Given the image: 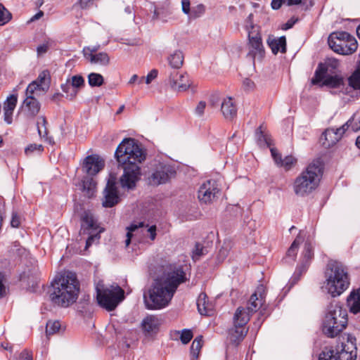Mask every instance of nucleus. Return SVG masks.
I'll use <instances>...</instances> for the list:
<instances>
[{
	"instance_id": "774afa93",
	"label": "nucleus",
	"mask_w": 360,
	"mask_h": 360,
	"mask_svg": "<svg viewBox=\"0 0 360 360\" xmlns=\"http://www.w3.org/2000/svg\"><path fill=\"white\" fill-rule=\"evenodd\" d=\"M20 360H32V355L28 351L24 350L20 354Z\"/></svg>"
},
{
	"instance_id": "09e8293b",
	"label": "nucleus",
	"mask_w": 360,
	"mask_h": 360,
	"mask_svg": "<svg viewBox=\"0 0 360 360\" xmlns=\"http://www.w3.org/2000/svg\"><path fill=\"white\" fill-rule=\"evenodd\" d=\"M70 84L76 89L77 88H80L84 86V79L81 75H74L70 79Z\"/></svg>"
},
{
	"instance_id": "0eeeda50",
	"label": "nucleus",
	"mask_w": 360,
	"mask_h": 360,
	"mask_svg": "<svg viewBox=\"0 0 360 360\" xmlns=\"http://www.w3.org/2000/svg\"><path fill=\"white\" fill-rule=\"evenodd\" d=\"M252 15L250 14L246 20V29L248 32V41L247 43L248 53L249 58L255 63V60L261 61L265 56V49L262 44L260 33L255 29L252 21Z\"/></svg>"
},
{
	"instance_id": "c756f323",
	"label": "nucleus",
	"mask_w": 360,
	"mask_h": 360,
	"mask_svg": "<svg viewBox=\"0 0 360 360\" xmlns=\"http://www.w3.org/2000/svg\"><path fill=\"white\" fill-rule=\"evenodd\" d=\"M91 63L99 64L101 65L106 66L110 63V57L105 52H100L96 55H90V58L88 59Z\"/></svg>"
},
{
	"instance_id": "c03bdc74",
	"label": "nucleus",
	"mask_w": 360,
	"mask_h": 360,
	"mask_svg": "<svg viewBox=\"0 0 360 360\" xmlns=\"http://www.w3.org/2000/svg\"><path fill=\"white\" fill-rule=\"evenodd\" d=\"M205 11V8L203 4H198L191 8V11L188 17L190 18L195 19L200 17Z\"/></svg>"
},
{
	"instance_id": "1a4fd4ad",
	"label": "nucleus",
	"mask_w": 360,
	"mask_h": 360,
	"mask_svg": "<svg viewBox=\"0 0 360 360\" xmlns=\"http://www.w3.org/2000/svg\"><path fill=\"white\" fill-rule=\"evenodd\" d=\"M96 299L98 304L106 310H114L124 298V292L119 286L110 288L96 287Z\"/></svg>"
},
{
	"instance_id": "5fc2aeb1",
	"label": "nucleus",
	"mask_w": 360,
	"mask_h": 360,
	"mask_svg": "<svg viewBox=\"0 0 360 360\" xmlns=\"http://www.w3.org/2000/svg\"><path fill=\"white\" fill-rule=\"evenodd\" d=\"M271 155H272L276 164L278 166H279L283 160L281 153H279L278 151L277 150V149L275 148H271Z\"/></svg>"
},
{
	"instance_id": "680f3d73",
	"label": "nucleus",
	"mask_w": 360,
	"mask_h": 360,
	"mask_svg": "<svg viewBox=\"0 0 360 360\" xmlns=\"http://www.w3.org/2000/svg\"><path fill=\"white\" fill-rule=\"evenodd\" d=\"M4 121L8 124H11L13 122V110L4 108Z\"/></svg>"
},
{
	"instance_id": "f704fd0d",
	"label": "nucleus",
	"mask_w": 360,
	"mask_h": 360,
	"mask_svg": "<svg viewBox=\"0 0 360 360\" xmlns=\"http://www.w3.org/2000/svg\"><path fill=\"white\" fill-rule=\"evenodd\" d=\"M47 121L46 120V117L44 116H41L39 117V120L37 122V129L39 136L41 138H44L46 140H49V142H51V138H49L47 136L48 135V130L46 128Z\"/></svg>"
},
{
	"instance_id": "0e129e2a",
	"label": "nucleus",
	"mask_w": 360,
	"mask_h": 360,
	"mask_svg": "<svg viewBox=\"0 0 360 360\" xmlns=\"http://www.w3.org/2000/svg\"><path fill=\"white\" fill-rule=\"evenodd\" d=\"M145 77H139L137 75H133L128 82V84L131 85L137 82L138 84H143L144 82Z\"/></svg>"
},
{
	"instance_id": "ddd939ff",
	"label": "nucleus",
	"mask_w": 360,
	"mask_h": 360,
	"mask_svg": "<svg viewBox=\"0 0 360 360\" xmlns=\"http://www.w3.org/2000/svg\"><path fill=\"white\" fill-rule=\"evenodd\" d=\"M219 192V188L217 181L210 179L204 182L199 188L198 198L201 202L211 203L215 200Z\"/></svg>"
},
{
	"instance_id": "a211bd4d",
	"label": "nucleus",
	"mask_w": 360,
	"mask_h": 360,
	"mask_svg": "<svg viewBox=\"0 0 360 360\" xmlns=\"http://www.w3.org/2000/svg\"><path fill=\"white\" fill-rule=\"evenodd\" d=\"M265 288L263 285L257 286L256 291L250 296L245 308L251 314L256 312L262 305L264 300Z\"/></svg>"
},
{
	"instance_id": "72a5a7b5",
	"label": "nucleus",
	"mask_w": 360,
	"mask_h": 360,
	"mask_svg": "<svg viewBox=\"0 0 360 360\" xmlns=\"http://www.w3.org/2000/svg\"><path fill=\"white\" fill-rule=\"evenodd\" d=\"M326 72L327 69L323 65H322V64H319L315 71L314 77L311 79V84L316 85L321 82H323V80L326 79Z\"/></svg>"
},
{
	"instance_id": "f8f14e48",
	"label": "nucleus",
	"mask_w": 360,
	"mask_h": 360,
	"mask_svg": "<svg viewBox=\"0 0 360 360\" xmlns=\"http://www.w3.org/2000/svg\"><path fill=\"white\" fill-rule=\"evenodd\" d=\"M175 175L176 170L173 167L169 165L159 164L148 177V182L150 185L158 186L166 184Z\"/></svg>"
},
{
	"instance_id": "39448f33",
	"label": "nucleus",
	"mask_w": 360,
	"mask_h": 360,
	"mask_svg": "<svg viewBox=\"0 0 360 360\" xmlns=\"http://www.w3.org/2000/svg\"><path fill=\"white\" fill-rule=\"evenodd\" d=\"M348 323L347 311L337 301L331 302L326 308L323 319L321 330L329 338H333L342 333Z\"/></svg>"
},
{
	"instance_id": "473e14b6",
	"label": "nucleus",
	"mask_w": 360,
	"mask_h": 360,
	"mask_svg": "<svg viewBox=\"0 0 360 360\" xmlns=\"http://www.w3.org/2000/svg\"><path fill=\"white\" fill-rule=\"evenodd\" d=\"M144 226H145L144 222L141 221V222H138V223H132L130 226L127 227V232L126 234L127 238L125 240L126 247L129 245V244L131 243V238L134 236V233L135 231H136L139 228H142Z\"/></svg>"
},
{
	"instance_id": "b1692460",
	"label": "nucleus",
	"mask_w": 360,
	"mask_h": 360,
	"mask_svg": "<svg viewBox=\"0 0 360 360\" xmlns=\"http://www.w3.org/2000/svg\"><path fill=\"white\" fill-rule=\"evenodd\" d=\"M197 307L199 313L205 316H211L212 314V304L207 300L205 293L201 292L197 300Z\"/></svg>"
},
{
	"instance_id": "6e6552de",
	"label": "nucleus",
	"mask_w": 360,
	"mask_h": 360,
	"mask_svg": "<svg viewBox=\"0 0 360 360\" xmlns=\"http://www.w3.org/2000/svg\"><path fill=\"white\" fill-rule=\"evenodd\" d=\"M328 45L335 52L342 55H350L358 47L355 37L347 32L331 33L328 37Z\"/></svg>"
},
{
	"instance_id": "cd10ccee",
	"label": "nucleus",
	"mask_w": 360,
	"mask_h": 360,
	"mask_svg": "<svg viewBox=\"0 0 360 360\" xmlns=\"http://www.w3.org/2000/svg\"><path fill=\"white\" fill-rule=\"evenodd\" d=\"M347 304L352 313L357 314L360 311V288L349 295Z\"/></svg>"
},
{
	"instance_id": "f03ea898",
	"label": "nucleus",
	"mask_w": 360,
	"mask_h": 360,
	"mask_svg": "<svg viewBox=\"0 0 360 360\" xmlns=\"http://www.w3.org/2000/svg\"><path fill=\"white\" fill-rule=\"evenodd\" d=\"M146 152L134 139L126 138L119 144L115 157L124 170L120 177L123 188H134L139 179L140 167L139 164L146 159Z\"/></svg>"
},
{
	"instance_id": "864d4df0",
	"label": "nucleus",
	"mask_w": 360,
	"mask_h": 360,
	"mask_svg": "<svg viewBox=\"0 0 360 360\" xmlns=\"http://www.w3.org/2000/svg\"><path fill=\"white\" fill-rule=\"evenodd\" d=\"M204 253V247L199 243H197L195 245V249L193 251V258L194 259H198Z\"/></svg>"
},
{
	"instance_id": "338daca9",
	"label": "nucleus",
	"mask_w": 360,
	"mask_h": 360,
	"mask_svg": "<svg viewBox=\"0 0 360 360\" xmlns=\"http://www.w3.org/2000/svg\"><path fill=\"white\" fill-rule=\"evenodd\" d=\"M229 254V250L226 248L222 247L218 253V259L219 260H224Z\"/></svg>"
},
{
	"instance_id": "aec40b11",
	"label": "nucleus",
	"mask_w": 360,
	"mask_h": 360,
	"mask_svg": "<svg viewBox=\"0 0 360 360\" xmlns=\"http://www.w3.org/2000/svg\"><path fill=\"white\" fill-rule=\"evenodd\" d=\"M221 111L226 120H232L237 115V108L232 97H226L221 105Z\"/></svg>"
},
{
	"instance_id": "2f4dec72",
	"label": "nucleus",
	"mask_w": 360,
	"mask_h": 360,
	"mask_svg": "<svg viewBox=\"0 0 360 360\" xmlns=\"http://www.w3.org/2000/svg\"><path fill=\"white\" fill-rule=\"evenodd\" d=\"M343 84V79L338 75L326 77L322 83V86L330 88H338Z\"/></svg>"
},
{
	"instance_id": "58836bf2",
	"label": "nucleus",
	"mask_w": 360,
	"mask_h": 360,
	"mask_svg": "<svg viewBox=\"0 0 360 360\" xmlns=\"http://www.w3.org/2000/svg\"><path fill=\"white\" fill-rule=\"evenodd\" d=\"M303 237L301 236V232L298 234L295 240L292 242V245L289 248L287 255L289 257H295L299 245L302 242Z\"/></svg>"
},
{
	"instance_id": "79ce46f5",
	"label": "nucleus",
	"mask_w": 360,
	"mask_h": 360,
	"mask_svg": "<svg viewBox=\"0 0 360 360\" xmlns=\"http://www.w3.org/2000/svg\"><path fill=\"white\" fill-rule=\"evenodd\" d=\"M297 163V159L292 155H288L283 159L280 167H283L285 171L291 169Z\"/></svg>"
},
{
	"instance_id": "bb28decb",
	"label": "nucleus",
	"mask_w": 360,
	"mask_h": 360,
	"mask_svg": "<svg viewBox=\"0 0 360 360\" xmlns=\"http://www.w3.org/2000/svg\"><path fill=\"white\" fill-rule=\"evenodd\" d=\"M96 188V182L94 181L93 176L87 175L82 180V190L84 195L88 198L94 196Z\"/></svg>"
},
{
	"instance_id": "a18cd8bd",
	"label": "nucleus",
	"mask_w": 360,
	"mask_h": 360,
	"mask_svg": "<svg viewBox=\"0 0 360 360\" xmlns=\"http://www.w3.org/2000/svg\"><path fill=\"white\" fill-rule=\"evenodd\" d=\"M202 336H198L195 338L193 342H192L191 350V353L193 356H195L196 358L198 356V353L202 347Z\"/></svg>"
},
{
	"instance_id": "a878e982",
	"label": "nucleus",
	"mask_w": 360,
	"mask_h": 360,
	"mask_svg": "<svg viewBox=\"0 0 360 360\" xmlns=\"http://www.w3.org/2000/svg\"><path fill=\"white\" fill-rule=\"evenodd\" d=\"M167 60L169 66L174 69V70H176L182 67L184 56L181 51L176 50L168 56Z\"/></svg>"
},
{
	"instance_id": "4c0bfd02",
	"label": "nucleus",
	"mask_w": 360,
	"mask_h": 360,
	"mask_svg": "<svg viewBox=\"0 0 360 360\" xmlns=\"http://www.w3.org/2000/svg\"><path fill=\"white\" fill-rule=\"evenodd\" d=\"M88 82L91 86H101L104 82V79L101 74L92 72L88 75Z\"/></svg>"
},
{
	"instance_id": "e2e57ef3",
	"label": "nucleus",
	"mask_w": 360,
	"mask_h": 360,
	"mask_svg": "<svg viewBox=\"0 0 360 360\" xmlns=\"http://www.w3.org/2000/svg\"><path fill=\"white\" fill-rule=\"evenodd\" d=\"M205 107L206 103L205 101H200L195 109V113L199 116H202L204 114Z\"/></svg>"
},
{
	"instance_id": "e433bc0d",
	"label": "nucleus",
	"mask_w": 360,
	"mask_h": 360,
	"mask_svg": "<svg viewBox=\"0 0 360 360\" xmlns=\"http://www.w3.org/2000/svg\"><path fill=\"white\" fill-rule=\"evenodd\" d=\"M314 257L313 245L309 241H306L303 250V259L302 261L310 264Z\"/></svg>"
},
{
	"instance_id": "dca6fc26",
	"label": "nucleus",
	"mask_w": 360,
	"mask_h": 360,
	"mask_svg": "<svg viewBox=\"0 0 360 360\" xmlns=\"http://www.w3.org/2000/svg\"><path fill=\"white\" fill-rule=\"evenodd\" d=\"M169 82L172 89L179 91H184L191 86L188 75L179 73L176 70L169 73Z\"/></svg>"
},
{
	"instance_id": "2eb2a0df",
	"label": "nucleus",
	"mask_w": 360,
	"mask_h": 360,
	"mask_svg": "<svg viewBox=\"0 0 360 360\" xmlns=\"http://www.w3.org/2000/svg\"><path fill=\"white\" fill-rule=\"evenodd\" d=\"M120 201L117 188L115 179H108L103 191V200L102 205L105 207H112Z\"/></svg>"
},
{
	"instance_id": "69168bd1",
	"label": "nucleus",
	"mask_w": 360,
	"mask_h": 360,
	"mask_svg": "<svg viewBox=\"0 0 360 360\" xmlns=\"http://www.w3.org/2000/svg\"><path fill=\"white\" fill-rule=\"evenodd\" d=\"M11 19V13L8 11L5 13H0V25H4Z\"/></svg>"
},
{
	"instance_id": "c9c22d12",
	"label": "nucleus",
	"mask_w": 360,
	"mask_h": 360,
	"mask_svg": "<svg viewBox=\"0 0 360 360\" xmlns=\"http://www.w3.org/2000/svg\"><path fill=\"white\" fill-rule=\"evenodd\" d=\"M309 266V264L302 261L301 264L297 266L295 271L291 278L292 285L296 283L300 280L302 275L307 271Z\"/></svg>"
},
{
	"instance_id": "9d476101",
	"label": "nucleus",
	"mask_w": 360,
	"mask_h": 360,
	"mask_svg": "<svg viewBox=\"0 0 360 360\" xmlns=\"http://www.w3.org/2000/svg\"><path fill=\"white\" fill-rule=\"evenodd\" d=\"M355 338L348 337V340L351 341V347L341 342L337 345L335 347H331L326 348L319 355V360H356V346L352 342Z\"/></svg>"
},
{
	"instance_id": "052dcab7",
	"label": "nucleus",
	"mask_w": 360,
	"mask_h": 360,
	"mask_svg": "<svg viewBox=\"0 0 360 360\" xmlns=\"http://www.w3.org/2000/svg\"><path fill=\"white\" fill-rule=\"evenodd\" d=\"M20 217L17 213H13L11 221V225L13 228H18L20 225Z\"/></svg>"
},
{
	"instance_id": "20e7f679",
	"label": "nucleus",
	"mask_w": 360,
	"mask_h": 360,
	"mask_svg": "<svg viewBox=\"0 0 360 360\" xmlns=\"http://www.w3.org/2000/svg\"><path fill=\"white\" fill-rule=\"evenodd\" d=\"M324 287L335 297L340 295L349 285L348 269L342 262L330 260L324 271Z\"/></svg>"
},
{
	"instance_id": "7ed1b4c3",
	"label": "nucleus",
	"mask_w": 360,
	"mask_h": 360,
	"mask_svg": "<svg viewBox=\"0 0 360 360\" xmlns=\"http://www.w3.org/2000/svg\"><path fill=\"white\" fill-rule=\"evenodd\" d=\"M79 283L75 273L66 272L52 283L50 300L55 305L68 307L77 299Z\"/></svg>"
},
{
	"instance_id": "5701e85b",
	"label": "nucleus",
	"mask_w": 360,
	"mask_h": 360,
	"mask_svg": "<svg viewBox=\"0 0 360 360\" xmlns=\"http://www.w3.org/2000/svg\"><path fill=\"white\" fill-rule=\"evenodd\" d=\"M248 330L245 327L234 326L229 331V338L233 345H238L245 337Z\"/></svg>"
},
{
	"instance_id": "a19ab883",
	"label": "nucleus",
	"mask_w": 360,
	"mask_h": 360,
	"mask_svg": "<svg viewBox=\"0 0 360 360\" xmlns=\"http://www.w3.org/2000/svg\"><path fill=\"white\" fill-rule=\"evenodd\" d=\"M60 328V323L58 321H49L46 323V335H51L56 333Z\"/></svg>"
},
{
	"instance_id": "f3484780",
	"label": "nucleus",
	"mask_w": 360,
	"mask_h": 360,
	"mask_svg": "<svg viewBox=\"0 0 360 360\" xmlns=\"http://www.w3.org/2000/svg\"><path fill=\"white\" fill-rule=\"evenodd\" d=\"M49 88V72L43 71L35 81L30 83L27 87V94H36L37 91H46Z\"/></svg>"
},
{
	"instance_id": "37998d69",
	"label": "nucleus",
	"mask_w": 360,
	"mask_h": 360,
	"mask_svg": "<svg viewBox=\"0 0 360 360\" xmlns=\"http://www.w3.org/2000/svg\"><path fill=\"white\" fill-rule=\"evenodd\" d=\"M61 89L63 91L67 94V97L70 100L75 98L77 94V90L75 89L71 84H69L68 82L66 84H62Z\"/></svg>"
},
{
	"instance_id": "49530a36",
	"label": "nucleus",
	"mask_w": 360,
	"mask_h": 360,
	"mask_svg": "<svg viewBox=\"0 0 360 360\" xmlns=\"http://www.w3.org/2000/svg\"><path fill=\"white\" fill-rule=\"evenodd\" d=\"M18 98L15 95H10L4 102V108L14 110Z\"/></svg>"
},
{
	"instance_id": "c85d7f7f",
	"label": "nucleus",
	"mask_w": 360,
	"mask_h": 360,
	"mask_svg": "<svg viewBox=\"0 0 360 360\" xmlns=\"http://www.w3.org/2000/svg\"><path fill=\"white\" fill-rule=\"evenodd\" d=\"M159 325L158 319L153 315L146 316L142 321L143 329L147 333H155L158 330Z\"/></svg>"
},
{
	"instance_id": "423d86ee",
	"label": "nucleus",
	"mask_w": 360,
	"mask_h": 360,
	"mask_svg": "<svg viewBox=\"0 0 360 360\" xmlns=\"http://www.w3.org/2000/svg\"><path fill=\"white\" fill-rule=\"evenodd\" d=\"M323 171V165L319 160H313L295 179L293 191L297 195L305 196L319 186Z\"/></svg>"
},
{
	"instance_id": "4d7b16f0",
	"label": "nucleus",
	"mask_w": 360,
	"mask_h": 360,
	"mask_svg": "<svg viewBox=\"0 0 360 360\" xmlns=\"http://www.w3.org/2000/svg\"><path fill=\"white\" fill-rule=\"evenodd\" d=\"M158 71L156 69L152 70L146 77H145L144 82L149 84L158 77Z\"/></svg>"
},
{
	"instance_id": "13d9d810",
	"label": "nucleus",
	"mask_w": 360,
	"mask_h": 360,
	"mask_svg": "<svg viewBox=\"0 0 360 360\" xmlns=\"http://www.w3.org/2000/svg\"><path fill=\"white\" fill-rule=\"evenodd\" d=\"M35 150L42 151L43 146L41 145L31 144L25 148V152L27 155H29Z\"/></svg>"
},
{
	"instance_id": "6ab92c4d",
	"label": "nucleus",
	"mask_w": 360,
	"mask_h": 360,
	"mask_svg": "<svg viewBox=\"0 0 360 360\" xmlns=\"http://www.w3.org/2000/svg\"><path fill=\"white\" fill-rule=\"evenodd\" d=\"M35 94H27V90L26 89V98L23 101V106L25 108L27 115L32 117H35L40 110V103L35 98Z\"/></svg>"
},
{
	"instance_id": "3c124183",
	"label": "nucleus",
	"mask_w": 360,
	"mask_h": 360,
	"mask_svg": "<svg viewBox=\"0 0 360 360\" xmlns=\"http://www.w3.org/2000/svg\"><path fill=\"white\" fill-rule=\"evenodd\" d=\"M99 49H100V46L99 45L84 47V49H83V53H84V57L86 59L90 58V55L91 54V55L97 54L98 53H96V52L98 51V50Z\"/></svg>"
},
{
	"instance_id": "4468645a",
	"label": "nucleus",
	"mask_w": 360,
	"mask_h": 360,
	"mask_svg": "<svg viewBox=\"0 0 360 360\" xmlns=\"http://www.w3.org/2000/svg\"><path fill=\"white\" fill-rule=\"evenodd\" d=\"M105 167L104 160L98 155L94 154L86 156L82 162V171L89 176H94Z\"/></svg>"
},
{
	"instance_id": "de8ad7c7",
	"label": "nucleus",
	"mask_w": 360,
	"mask_h": 360,
	"mask_svg": "<svg viewBox=\"0 0 360 360\" xmlns=\"http://www.w3.org/2000/svg\"><path fill=\"white\" fill-rule=\"evenodd\" d=\"M256 136L257 137L258 141L260 143H265L268 146L270 145L271 139L264 134V132L262 131V127L260 126L256 131Z\"/></svg>"
},
{
	"instance_id": "4be33fe9",
	"label": "nucleus",
	"mask_w": 360,
	"mask_h": 360,
	"mask_svg": "<svg viewBox=\"0 0 360 360\" xmlns=\"http://www.w3.org/2000/svg\"><path fill=\"white\" fill-rule=\"evenodd\" d=\"M267 44L274 54H276L279 51L281 53L286 51V39L284 36L279 38L269 36L267 39Z\"/></svg>"
},
{
	"instance_id": "6e6d98bb",
	"label": "nucleus",
	"mask_w": 360,
	"mask_h": 360,
	"mask_svg": "<svg viewBox=\"0 0 360 360\" xmlns=\"http://www.w3.org/2000/svg\"><path fill=\"white\" fill-rule=\"evenodd\" d=\"M49 46H50L49 41H46V42L38 46L37 48V55L39 56H40L46 53L48 51Z\"/></svg>"
},
{
	"instance_id": "412c9836",
	"label": "nucleus",
	"mask_w": 360,
	"mask_h": 360,
	"mask_svg": "<svg viewBox=\"0 0 360 360\" xmlns=\"http://www.w3.org/2000/svg\"><path fill=\"white\" fill-rule=\"evenodd\" d=\"M341 138L342 136L336 129L329 128L322 134L321 141L326 148H329L336 144Z\"/></svg>"
},
{
	"instance_id": "7c9ffc66",
	"label": "nucleus",
	"mask_w": 360,
	"mask_h": 360,
	"mask_svg": "<svg viewBox=\"0 0 360 360\" xmlns=\"http://www.w3.org/2000/svg\"><path fill=\"white\" fill-rule=\"evenodd\" d=\"M349 85L354 89L360 90V60L356 70L348 78Z\"/></svg>"
},
{
	"instance_id": "603ef678",
	"label": "nucleus",
	"mask_w": 360,
	"mask_h": 360,
	"mask_svg": "<svg viewBox=\"0 0 360 360\" xmlns=\"http://www.w3.org/2000/svg\"><path fill=\"white\" fill-rule=\"evenodd\" d=\"M357 116V114L355 113L353 115V116L342 127L340 128L335 129L339 134L342 136L343 134L346 131V130L348 129L349 127H352V125L353 124V122L354 120H356V117Z\"/></svg>"
},
{
	"instance_id": "bf43d9fd",
	"label": "nucleus",
	"mask_w": 360,
	"mask_h": 360,
	"mask_svg": "<svg viewBox=\"0 0 360 360\" xmlns=\"http://www.w3.org/2000/svg\"><path fill=\"white\" fill-rule=\"evenodd\" d=\"M181 8L182 11L188 15L191 11L190 0H181Z\"/></svg>"
},
{
	"instance_id": "8fccbe9b",
	"label": "nucleus",
	"mask_w": 360,
	"mask_h": 360,
	"mask_svg": "<svg viewBox=\"0 0 360 360\" xmlns=\"http://www.w3.org/2000/svg\"><path fill=\"white\" fill-rule=\"evenodd\" d=\"M193 338V333L191 330L184 329L181 331L180 340L184 345L188 344Z\"/></svg>"
},
{
	"instance_id": "ea45409f",
	"label": "nucleus",
	"mask_w": 360,
	"mask_h": 360,
	"mask_svg": "<svg viewBox=\"0 0 360 360\" xmlns=\"http://www.w3.org/2000/svg\"><path fill=\"white\" fill-rule=\"evenodd\" d=\"M78 311L82 314L90 311V296L84 295L77 305Z\"/></svg>"
},
{
	"instance_id": "9b49d317",
	"label": "nucleus",
	"mask_w": 360,
	"mask_h": 360,
	"mask_svg": "<svg viewBox=\"0 0 360 360\" xmlns=\"http://www.w3.org/2000/svg\"><path fill=\"white\" fill-rule=\"evenodd\" d=\"M81 221L79 233L80 235H89L85 246V248L88 249L94 240H98L100 238V233L103 231V229H100L94 216L89 211H85L82 214Z\"/></svg>"
},
{
	"instance_id": "393cba45",
	"label": "nucleus",
	"mask_w": 360,
	"mask_h": 360,
	"mask_svg": "<svg viewBox=\"0 0 360 360\" xmlns=\"http://www.w3.org/2000/svg\"><path fill=\"white\" fill-rule=\"evenodd\" d=\"M251 314L244 307H238L233 316L234 326L245 327L250 320Z\"/></svg>"
},
{
	"instance_id": "f257e3e1",
	"label": "nucleus",
	"mask_w": 360,
	"mask_h": 360,
	"mask_svg": "<svg viewBox=\"0 0 360 360\" xmlns=\"http://www.w3.org/2000/svg\"><path fill=\"white\" fill-rule=\"evenodd\" d=\"M186 280V273L181 267H167L162 275L154 280L148 295H143L146 309L156 310L167 306L178 286Z\"/></svg>"
}]
</instances>
